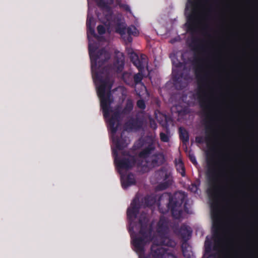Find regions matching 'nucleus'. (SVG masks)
Returning a JSON list of instances; mask_svg holds the SVG:
<instances>
[{
	"mask_svg": "<svg viewBox=\"0 0 258 258\" xmlns=\"http://www.w3.org/2000/svg\"><path fill=\"white\" fill-rule=\"evenodd\" d=\"M110 58V55L108 52L106 51H102L100 52L98 55L97 59L99 61H104Z\"/></svg>",
	"mask_w": 258,
	"mask_h": 258,
	"instance_id": "f257e3e1",
	"label": "nucleus"
},
{
	"mask_svg": "<svg viewBox=\"0 0 258 258\" xmlns=\"http://www.w3.org/2000/svg\"><path fill=\"white\" fill-rule=\"evenodd\" d=\"M103 89L102 88H99L98 89V94L101 98V106L102 107L103 109L105 111L107 110V106L106 104V102L104 98L103 95Z\"/></svg>",
	"mask_w": 258,
	"mask_h": 258,
	"instance_id": "f03ea898",
	"label": "nucleus"
},
{
	"mask_svg": "<svg viewBox=\"0 0 258 258\" xmlns=\"http://www.w3.org/2000/svg\"><path fill=\"white\" fill-rule=\"evenodd\" d=\"M176 166L177 169L179 170H180V172H181L182 175H183L184 168H183V166L182 163L180 160H179L178 162L177 163H176Z\"/></svg>",
	"mask_w": 258,
	"mask_h": 258,
	"instance_id": "7ed1b4c3",
	"label": "nucleus"
},
{
	"mask_svg": "<svg viewBox=\"0 0 258 258\" xmlns=\"http://www.w3.org/2000/svg\"><path fill=\"white\" fill-rule=\"evenodd\" d=\"M142 79V76L140 74L136 75L134 77V79L136 82L138 83L141 81Z\"/></svg>",
	"mask_w": 258,
	"mask_h": 258,
	"instance_id": "20e7f679",
	"label": "nucleus"
},
{
	"mask_svg": "<svg viewBox=\"0 0 258 258\" xmlns=\"http://www.w3.org/2000/svg\"><path fill=\"white\" fill-rule=\"evenodd\" d=\"M160 138L162 141L167 142L168 140V137L163 133H161Z\"/></svg>",
	"mask_w": 258,
	"mask_h": 258,
	"instance_id": "39448f33",
	"label": "nucleus"
},
{
	"mask_svg": "<svg viewBox=\"0 0 258 258\" xmlns=\"http://www.w3.org/2000/svg\"><path fill=\"white\" fill-rule=\"evenodd\" d=\"M138 106L141 108H144L145 107V103L143 100H139L137 102Z\"/></svg>",
	"mask_w": 258,
	"mask_h": 258,
	"instance_id": "423d86ee",
	"label": "nucleus"
},
{
	"mask_svg": "<svg viewBox=\"0 0 258 258\" xmlns=\"http://www.w3.org/2000/svg\"><path fill=\"white\" fill-rule=\"evenodd\" d=\"M97 30L100 34H103L105 32V28L103 26H99L97 27Z\"/></svg>",
	"mask_w": 258,
	"mask_h": 258,
	"instance_id": "0eeeda50",
	"label": "nucleus"
},
{
	"mask_svg": "<svg viewBox=\"0 0 258 258\" xmlns=\"http://www.w3.org/2000/svg\"><path fill=\"white\" fill-rule=\"evenodd\" d=\"M181 137L182 138L183 140L185 141H186L188 140L187 135L185 132H184L183 133H181Z\"/></svg>",
	"mask_w": 258,
	"mask_h": 258,
	"instance_id": "6e6552de",
	"label": "nucleus"
},
{
	"mask_svg": "<svg viewBox=\"0 0 258 258\" xmlns=\"http://www.w3.org/2000/svg\"><path fill=\"white\" fill-rule=\"evenodd\" d=\"M103 1L104 2L103 4H102V3L101 2V0H97V2L98 4V5H99L100 6H103L104 4L108 3V0H103Z\"/></svg>",
	"mask_w": 258,
	"mask_h": 258,
	"instance_id": "1a4fd4ad",
	"label": "nucleus"
},
{
	"mask_svg": "<svg viewBox=\"0 0 258 258\" xmlns=\"http://www.w3.org/2000/svg\"><path fill=\"white\" fill-rule=\"evenodd\" d=\"M136 88L137 87H140L141 88L142 90H143V91H145L146 90V88L145 87L142 85V84H138L137 85H136Z\"/></svg>",
	"mask_w": 258,
	"mask_h": 258,
	"instance_id": "9d476101",
	"label": "nucleus"
},
{
	"mask_svg": "<svg viewBox=\"0 0 258 258\" xmlns=\"http://www.w3.org/2000/svg\"><path fill=\"white\" fill-rule=\"evenodd\" d=\"M190 159H191V160L192 161V162L194 163H196V159L195 158V157L194 156H191L190 157Z\"/></svg>",
	"mask_w": 258,
	"mask_h": 258,
	"instance_id": "9b49d317",
	"label": "nucleus"
},
{
	"mask_svg": "<svg viewBox=\"0 0 258 258\" xmlns=\"http://www.w3.org/2000/svg\"><path fill=\"white\" fill-rule=\"evenodd\" d=\"M192 187H193L194 188H195V190H194V191H197V187L196 186H195V185H193V186H192Z\"/></svg>",
	"mask_w": 258,
	"mask_h": 258,
	"instance_id": "f8f14e48",
	"label": "nucleus"
},
{
	"mask_svg": "<svg viewBox=\"0 0 258 258\" xmlns=\"http://www.w3.org/2000/svg\"><path fill=\"white\" fill-rule=\"evenodd\" d=\"M136 64V66H137L138 67H139L140 66L139 64H138L137 63H136V62H134Z\"/></svg>",
	"mask_w": 258,
	"mask_h": 258,
	"instance_id": "ddd939ff",
	"label": "nucleus"
},
{
	"mask_svg": "<svg viewBox=\"0 0 258 258\" xmlns=\"http://www.w3.org/2000/svg\"><path fill=\"white\" fill-rule=\"evenodd\" d=\"M169 258H175V257H174L173 256L171 255L169 256Z\"/></svg>",
	"mask_w": 258,
	"mask_h": 258,
	"instance_id": "4468645a",
	"label": "nucleus"
},
{
	"mask_svg": "<svg viewBox=\"0 0 258 258\" xmlns=\"http://www.w3.org/2000/svg\"><path fill=\"white\" fill-rule=\"evenodd\" d=\"M127 213H128V215H130V210H128V212H127Z\"/></svg>",
	"mask_w": 258,
	"mask_h": 258,
	"instance_id": "2eb2a0df",
	"label": "nucleus"
},
{
	"mask_svg": "<svg viewBox=\"0 0 258 258\" xmlns=\"http://www.w3.org/2000/svg\"><path fill=\"white\" fill-rule=\"evenodd\" d=\"M90 55H91V59H92V57H93V56H92V53H91V54H90Z\"/></svg>",
	"mask_w": 258,
	"mask_h": 258,
	"instance_id": "dca6fc26",
	"label": "nucleus"
}]
</instances>
